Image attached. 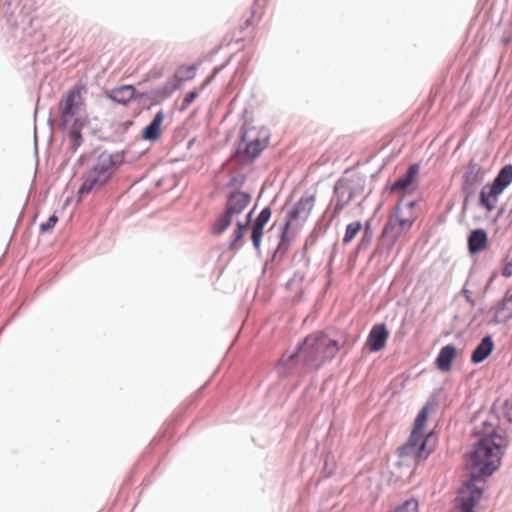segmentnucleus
I'll use <instances>...</instances> for the list:
<instances>
[{
    "mask_svg": "<svg viewBox=\"0 0 512 512\" xmlns=\"http://www.w3.org/2000/svg\"><path fill=\"white\" fill-rule=\"evenodd\" d=\"M85 107L84 99L81 95V89L73 87L66 91L59 103L58 111L53 120L48 119V123L53 121L61 130H67L69 137V149L75 153L83 143L81 130L88 124L87 116L81 115Z\"/></svg>",
    "mask_w": 512,
    "mask_h": 512,
    "instance_id": "nucleus-1",
    "label": "nucleus"
},
{
    "mask_svg": "<svg viewBox=\"0 0 512 512\" xmlns=\"http://www.w3.org/2000/svg\"><path fill=\"white\" fill-rule=\"evenodd\" d=\"M120 164L121 160L118 155L107 151L101 152L95 158L90 169L82 175V184L77 191L78 202L91 191L100 190L107 185Z\"/></svg>",
    "mask_w": 512,
    "mask_h": 512,
    "instance_id": "nucleus-2",
    "label": "nucleus"
},
{
    "mask_svg": "<svg viewBox=\"0 0 512 512\" xmlns=\"http://www.w3.org/2000/svg\"><path fill=\"white\" fill-rule=\"evenodd\" d=\"M416 220V197L402 195L397 202L394 214L385 224L382 236L394 241L408 231Z\"/></svg>",
    "mask_w": 512,
    "mask_h": 512,
    "instance_id": "nucleus-3",
    "label": "nucleus"
},
{
    "mask_svg": "<svg viewBox=\"0 0 512 512\" xmlns=\"http://www.w3.org/2000/svg\"><path fill=\"white\" fill-rule=\"evenodd\" d=\"M397 454L399 460L395 463L393 473L397 474V478H410L416 470V418L413 420L408 440L398 447Z\"/></svg>",
    "mask_w": 512,
    "mask_h": 512,
    "instance_id": "nucleus-4",
    "label": "nucleus"
},
{
    "mask_svg": "<svg viewBox=\"0 0 512 512\" xmlns=\"http://www.w3.org/2000/svg\"><path fill=\"white\" fill-rule=\"evenodd\" d=\"M512 182V165L504 166L494 179L492 184L485 185L481 192L480 204L489 212L496 208L498 197Z\"/></svg>",
    "mask_w": 512,
    "mask_h": 512,
    "instance_id": "nucleus-5",
    "label": "nucleus"
},
{
    "mask_svg": "<svg viewBox=\"0 0 512 512\" xmlns=\"http://www.w3.org/2000/svg\"><path fill=\"white\" fill-rule=\"evenodd\" d=\"M241 141L244 144V148L240 145L238 149L232 154L231 160L237 162L240 165L251 164L261 154L268 144V136L263 139L260 138H248V132L241 131Z\"/></svg>",
    "mask_w": 512,
    "mask_h": 512,
    "instance_id": "nucleus-6",
    "label": "nucleus"
},
{
    "mask_svg": "<svg viewBox=\"0 0 512 512\" xmlns=\"http://www.w3.org/2000/svg\"><path fill=\"white\" fill-rule=\"evenodd\" d=\"M320 358L316 355V352L306 344V338L301 344L298 345L297 349L290 355H284L282 357V363L284 366L289 367L297 363H301L306 371L318 370L322 367Z\"/></svg>",
    "mask_w": 512,
    "mask_h": 512,
    "instance_id": "nucleus-7",
    "label": "nucleus"
},
{
    "mask_svg": "<svg viewBox=\"0 0 512 512\" xmlns=\"http://www.w3.org/2000/svg\"><path fill=\"white\" fill-rule=\"evenodd\" d=\"M306 344L316 352L322 364L332 360L340 349L338 341L329 338L323 332L308 335L306 337Z\"/></svg>",
    "mask_w": 512,
    "mask_h": 512,
    "instance_id": "nucleus-8",
    "label": "nucleus"
},
{
    "mask_svg": "<svg viewBox=\"0 0 512 512\" xmlns=\"http://www.w3.org/2000/svg\"><path fill=\"white\" fill-rule=\"evenodd\" d=\"M315 197L302 196L293 207L287 212L285 216L284 225L286 229H290L291 223L294 220L301 219L306 221L314 207Z\"/></svg>",
    "mask_w": 512,
    "mask_h": 512,
    "instance_id": "nucleus-9",
    "label": "nucleus"
},
{
    "mask_svg": "<svg viewBox=\"0 0 512 512\" xmlns=\"http://www.w3.org/2000/svg\"><path fill=\"white\" fill-rule=\"evenodd\" d=\"M251 199L250 193L236 189L228 194L225 208L233 216L239 215L246 209Z\"/></svg>",
    "mask_w": 512,
    "mask_h": 512,
    "instance_id": "nucleus-10",
    "label": "nucleus"
},
{
    "mask_svg": "<svg viewBox=\"0 0 512 512\" xmlns=\"http://www.w3.org/2000/svg\"><path fill=\"white\" fill-rule=\"evenodd\" d=\"M389 332L384 323L375 324L367 337L365 346L370 352H378L386 345Z\"/></svg>",
    "mask_w": 512,
    "mask_h": 512,
    "instance_id": "nucleus-11",
    "label": "nucleus"
},
{
    "mask_svg": "<svg viewBox=\"0 0 512 512\" xmlns=\"http://www.w3.org/2000/svg\"><path fill=\"white\" fill-rule=\"evenodd\" d=\"M416 180V163L409 165L406 173L399 177L390 187L391 193H402V195H413V189L411 188L413 182Z\"/></svg>",
    "mask_w": 512,
    "mask_h": 512,
    "instance_id": "nucleus-12",
    "label": "nucleus"
},
{
    "mask_svg": "<svg viewBox=\"0 0 512 512\" xmlns=\"http://www.w3.org/2000/svg\"><path fill=\"white\" fill-rule=\"evenodd\" d=\"M334 192L337 195L334 214H339L355 197L356 191L346 181L338 180L334 186Z\"/></svg>",
    "mask_w": 512,
    "mask_h": 512,
    "instance_id": "nucleus-13",
    "label": "nucleus"
},
{
    "mask_svg": "<svg viewBox=\"0 0 512 512\" xmlns=\"http://www.w3.org/2000/svg\"><path fill=\"white\" fill-rule=\"evenodd\" d=\"M484 178V171L482 167L474 162H470L463 176V189L465 191H472L473 188L481 183Z\"/></svg>",
    "mask_w": 512,
    "mask_h": 512,
    "instance_id": "nucleus-14",
    "label": "nucleus"
},
{
    "mask_svg": "<svg viewBox=\"0 0 512 512\" xmlns=\"http://www.w3.org/2000/svg\"><path fill=\"white\" fill-rule=\"evenodd\" d=\"M165 118L162 110L158 111L152 121L142 131V138L148 141H156L161 135V124Z\"/></svg>",
    "mask_w": 512,
    "mask_h": 512,
    "instance_id": "nucleus-15",
    "label": "nucleus"
},
{
    "mask_svg": "<svg viewBox=\"0 0 512 512\" xmlns=\"http://www.w3.org/2000/svg\"><path fill=\"white\" fill-rule=\"evenodd\" d=\"M135 96V88L132 85H122L115 89H112L108 93V97L115 103L126 105Z\"/></svg>",
    "mask_w": 512,
    "mask_h": 512,
    "instance_id": "nucleus-16",
    "label": "nucleus"
},
{
    "mask_svg": "<svg viewBox=\"0 0 512 512\" xmlns=\"http://www.w3.org/2000/svg\"><path fill=\"white\" fill-rule=\"evenodd\" d=\"M494 343L490 336H485L471 355L473 363L483 362L493 351Z\"/></svg>",
    "mask_w": 512,
    "mask_h": 512,
    "instance_id": "nucleus-17",
    "label": "nucleus"
},
{
    "mask_svg": "<svg viewBox=\"0 0 512 512\" xmlns=\"http://www.w3.org/2000/svg\"><path fill=\"white\" fill-rule=\"evenodd\" d=\"M179 88V82L175 79H170L161 87L151 89L150 94L153 95V103H157L159 101L169 98L172 95V93L178 90Z\"/></svg>",
    "mask_w": 512,
    "mask_h": 512,
    "instance_id": "nucleus-18",
    "label": "nucleus"
},
{
    "mask_svg": "<svg viewBox=\"0 0 512 512\" xmlns=\"http://www.w3.org/2000/svg\"><path fill=\"white\" fill-rule=\"evenodd\" d=\"M487 233L483 229H476L471 232L468 238V248L471 253H477L487 247Z\"/></svg>",
    "mask_w": 512,
    "mask_h": 512,
    "instance_id": "nucleus-19",
    "label": "nucleus"
},
{
    "mask_svg": "<svg viewBox=\"0 0 512 512\" xmlns=\"http://www.w3.org/2000/svg\"><path fill=\"white\" fill-rule=\"evenodd\" d=\"M457 355V350L453 345L444 346L437 357V365L442 371H449L451 369L452 361Z\"/></svg>",
    "mask_w": 512,
    "mask_h": 512,
    "instance_id": "nucleus-20",
    "label": "nucleus"
},
{
    "mask_svg": "<svg viewBox=\"0 0 512 512\" xmlns=\"http://www.w3.org/2000/svg\"><path fill=\"white\" fill-rule=\"evenodd\" d=\"M437 437L433 432H429L418 446V461L425 460L435 450Z\"/></svg>",
    "mask_w": 512,
    "mask_h": 512,
    "instance_id": "nucleus-21",
    "label": "nucleus"
},
{
    "mask_svg": "<svg viewBox=\"0 0 512 512\" xmlns=\"http://www.w3.org/2000/svg\"><path fill=\"white\" fill-rule=\"evenodd\" d=\"M290 243L291 237L289 236V229H286L285 225L283 224L281 228L280 240L272 254L271 261H276L278 256L280 257V259H282V257L288 251Z\"/></svg>",
    "mask_w": 512,
    "mask_h": 512,
    "instance_id": "nucleus-22",
    "label": "nucleus"
},
{
    "mask_svg": "<svg viewBox=\"0 0 512 512\" xmlns=\"http://www.w3.org/2000/svg\"><path fill=\"white\" fill-rule=\"evenodd\" d=\"M233 215L228 212L225 208L224 211L219 215L212 227V233L214 235L222 234L232 223Z\"/></svg>",
    "mask_w": 512,
    "mask_h": 512,
    "instance_id": "nucleus-23",
    "label": "nucleus"
},
{
    "mask_svg": "<svg viewBox=\"0 0 512 512\" xmlns=\"http://www.w3.org/2000/svg\"><path fill=\"white\" fill-rule=\"evenodd\" d=\"M372 238H373V230H372L371 224L369 222H366L364 229H363L361 239L356 248L357 252L367 249L372 242Z\"/></svg>",
    "mask_w": 512,
    "mask_h": 512,
    "instance_id": "nucleus-24",
    "label": "nucleus"
},
{
    "mask_svg": "<svg viewBox=\"0 0 512 512\" xmlns=\"http://www.w3.org/2000/svg\"><path fill=\"white\" fill-rule=\"evenodd\" d=\"M196 76V66L195 65H189V66H182L180 67L176 74H175V80H177L179 83L182 81H188L193 79Z\"/></svg>",
    "mask_w": 512,
    "mask_h": 512,
    "instance_id": "nucleus-25",
    "label": "nucleus"
},
{
    "mask_svg": "<svg viewBox=\"0 0 512 512\" xmlns=\"http://www.w3.org/2000/svg\"><path fill=\"white\" fill-rule=\"evenodd\" d=\"M361 229L362 224L360 221H354L349 223L346 226L345 234L342 240L343 244L346 245L350 243L355 238V236L360 232Z\"/></svg>",
    "mask_w": 512,
    "mask_h": 512,
    "instance_id": "nucleus-26",
    "label": "nucleus"
},
{
    "mask_svg": "<svg viewBox=\"0 0 512 512\" xmlns=\"http://www.w3.org/2000/svg\"><path fill=\"white\" fill-rule=\"evenodd\" d=\"M271 215H272V211H271L270 207L263 208L260 211V213L258 214V216L256 217V219L252 225V228L264 230V227L269 222Z\"/></svg>",
    "mask_w": 512,
    "mask_h": 512,
    "instance_id": "nucleus-27",
    "label": "nucleus"
},
{
    "mask_svg": "<svg viewBox=\"0 0 512 512\" xmlns=\"http://www.w3.org/2000/svg\"><path fill=\"white\" fill-rule=\"evenodd\" d=\"M436 409V403L428 402L426 405H424L421 409V411L418 413V434L420 433V430L424 424V422L427 420V417L430 412L435 411Z\"/></svg>",
    "mask_w": 512,
    "mask_h": 512,
    "instance_id": "nucleus-28",
    "label": "nucleus"
},
{
    "mask_svg": "<svg viewBox=\"0 0 512 512\" xmlns=\"http://www.w3.org/2000/svg\"><path fill=\"white\" fill-rule=\"evenodd\" d=\"M245 234L243 232L233 231L229 243L230 251H238L243 246V239Z\"/></svg>",
    "mask_w": 512,
    "mask_h": 512,
    "instance_id": "nucleus-29",
    "label": "nucleus"
},
{
    "mask_svg": "<svg viewBox=\"0 0 512 512\" xmlns=\"http://www.w3.org/2000/svg\"><path fill=\"white\" fill-rule=\"evenodd\" d=\"M263 234L264 230L251 228V240L258 256L261 255V242Z\"/></svg>",
    "mask_w": 512,
    "mask_h": 512,
    "instance_id": "nucleus-30",
    "label": "nucleus"
},
{
    "mask_svg": "<svg viewBox=\"0 0 512 512\" xmlns=\"http://www.w3.org/2000/svg\"><path fill=\"white\" fill-rule=\"evenodd\" d=\"M394 512H416V498L411 496L398 506Z\"/></svg>",
    "mask_w": 512,
    "mask_h": 512,
    "instance_id": "nucleus-31",
    "label": "nucleus"
},
{
    "mask_svg": "<svg viewBox=\"0 0 512 512\" xmlns=\"http://www.w3.org/2000/svg\"><path fill=\"white\" fill-rule=\"evenodd\" d=\"M57 221H58V217L55 214L51 215L47 219L46 222H44L40 225V231L42 233H47V232L51 231L54 228V226L56 225Z\"/></svg>",
    "mask_w": 512,
    "mask_h": 512,
    "instance_id": "nucleus-32",
    "label": "nucleus"
},
{
    "mask_svg": "<svg viewBox=\"0 0 512 512\" xmlns=\"http://www.w3.org/2000/svg\"><path fill=\"white\" fill-rule=\"evenodd\" d=\"M245 176L244 175H237V176H233L226 184V187L230 188V187H234V186H239L241 187L244 182H245Z\"/></svg>",
    "mask_w": 512,
    "mask_h": 512,
    "instance_id": "nucleus-33",
    "label": "nucleus"
},
{
    "mask_svg": "<svg viewBox=\"0 0 512 512\" xmlns=\"http://www.w3.org/2000/svg\"><path fill=\"white\" fill-rule=\"evenodd\" d=\"M197 96L198 94L195 91H189L186 93L183 99L182 109H185L187 106H189L197 98Z\"/></svg>",
    "mask_w": 512,
    "mask_h": 512,
    "instance_id": "nucleus-34",
    "label": "nucleus"
},
{
    "mask_svg": "<svg viewBox=\"0 0 512 512\" xmlns=\"http://www.w3.org/2000/svg\"><path fill=\"white\" fill-rule=\"evenodd\" d=\"M134 98L138 99V100H142V99L149 100L153 103V95L150 94V90L145 91V92H138V93L135 91Z\"/></svg>",
    "mask_w": 512,
    "mask_h": 512,
    "instance_id": "nucleus-35",
    "label": "nucleus"
},
{
    "mask_svg": "<svg viewBox=\"0 0 512 512\" xmlns=\"http://www.w3.org/2000/svg\"><path fill=\"white\" fill-rule=\"evenodd\" d=\"M249 226H250V225H249L246 221L242 222V221L238 220V221L236 222V228H235V231L243 232V233L245 234V232H246V230L249 228Z\"/></svg>",
    "mask_w": 512,
    "mask_h": 512,
    "instance_id": "nucleus-36",
    "label": "nucleus"
},
{
    "mask_svg": "<svg viewBox=\"0 0 512 512\" xmlns=\"http://www.w3.org/2000/svg\"><path fill=\"white\" fill-rule=\"evenodd\" d=\"M502 275L505 277L512 276V262L506 263V265L504 266V268L502 270Z\"/></svg>",
    "mask_w": 512,
    "mask_h": 512,
    "instance_id": "nucleus-37",
    "label": "nucleus"
},
{
    "mask_svg": "<svg viewBox=\"0 0 512 512\" xmlns=\"http://www.w3.org/2000/svg\"><path fill=\"white\" fill-rule=\"evenodd\" d=\"M255 210H256V206H254V207H253V208H252V209L247 213V215H246V217H245V221H246L249 225H251L252 217H253V214H254Z\"/></svg>",
    "mask_w": 512,
    "mask_h": 512,
    "instance_id": "nucleus-38",
    "label": "nucleus"
},
{
    "mask_svg": "<svg viewBox=\"0 0 512 512\" xmlns=\"http://www.w3.org/2000/svg\"><path fill=\"white\" fill-rule=\"evenodd\" d=\"M226 66V64H223L221 66H216L213 68V71H212V77H215L217 74L220 73V71Z\"/></svg>",
    "mask_w": 512,
    "mask_h": 512,
    "instance_id": "nucleus-39",
    "label": "nucleus"
},
{
    "mask_svg": "<svg viewBox=\"0 0 512 512\" xmlns=\"http://www.w3.org/2000/svg\"><path fill=\"white\" fill-rule=\"evenodd\" d=\"M87 158H88V156H87V155L82 154V155L79 157L78 162H79L80 164H84Z\"/></svg>",
    "mask_w": 512,
    "mask_h": 512,
    "instance_id": "nucleus-40",
    "label": "nucleus"
},
{
    "mask_svg": "<svg viewBox=\"0 0 512 512\" xmlns=\"http://www.w3.org/2000/svg\"><path fill=\"white\" fill-rule=\"evenodd\" d=\"M213 79H214V77H212V74H211L209 77L206 78L204 84L210 83Z\"/></svg>",
    "mask_w": 512,
    "mask_h": 512,
    "instance_id": "nucleus-41",
    "label": "nucleus"
},
{
    "mask_svg": "<svg viewBox=\"0 0 512 512\" xmlns=\"http://www.w3.org/2000/svg\"><path fill=\"white\" fill-rule=\"evenodd\" d=\"M125 125H126V126L131 125V121H126V122H125Z\"/></svg>",
    "mask_w": 512,
    "mask_h": 512,
    "instance_id": "nucleus-42",
    "label": "nucleus"
},
{
    "mask_svg": "<svg viewBox=\"0 0 512 512\" xmlns=\"http://www.w3.org/2000/svg\"><path fill=\"white\" fill-rule=\"evenodd\" d=\"M2 330H4V327H1L0 333H2Z\"/></svg>",
    "mask_w": 512,
    "mask_h": 512,
    "instance_id": "nucleus-43",
    "label": "nucleus"
},
{
    "mask_svg": "<svg viewBox=\"0 0 512 512\" xmlns=\"http://www.w3.org/2000/svg\"><path fill=\"white\" fill-rule=\"evenodd\" d=\"M2 330H4V327H1L0 333H2Z\"/></svg>",
    "mask_w": 512,
    "mask_h": 512,
    "instance_id": "nucleus-44",
    "label": "nucleus"
},
{
    "mask_svg": "<svg viewBox=\"0 0 512 512\" xmlns=\"http://www.w3.org/2000/svg\"><path fill=\"white\" fill-rule=\"evenodd\" d=\"M2 330H4V327H1L0 333H2Z\"/></svg>",
    "mask_w": 512,
    "mask_h": 512,
    "instance_id": "nucleus-45",
    "label": "nucleus"
},
{
    "mask_svg": "<svg viewBox=\"0 0 512 512\" xmlns=\"http://www.w3.org/2000/svg\"><path fill=\"white\" fill-rule=\"evenodd\" d=\"M2 330H4V327H1L0 333H2Z\"/></svg>",
    "mask_w": 512,
    "mask_h": 512,
    "instance_id": "nucleus-46",
    "label": "nucleus"
},
{
    "mask_svg": "<svg viewBox=\"0 0 512 512\" xmlns=\"http://www.w3.org/2000/svg\"><path fill=\"white\" fill-rule=\"evenodd\" d=\"M255 2H258V0H255Z\"/></svg>",
    "mask_w": 512,
    "mask_h": 512,
    "instance_id": "nucleus-47",
    "label": "nucleus"
}]
</instances>
